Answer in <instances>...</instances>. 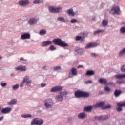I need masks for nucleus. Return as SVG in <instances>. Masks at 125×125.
<instances>
[{
	"instance_id": "nucleus-1",
	"label": "nucleus",
	"mask_w": 125,
	"mask_h": 125,
	"mask_svg": "<svg viewBox=\"0 0 125 125\" xmlns=\"http://www.w3.org/2000/svg\"><path fill=\"white\" fill-rule=\"evenodd\" d=\"M74 94L76 98H81V97H85L86 98L89 97V93L88 92L81 90L76 91Z\"/></svg>"
},
{
	"instance_id": "nucleus-2",
	"label": "nucleus",
	"mask_w": 125,
	"mask_h": 125,
	"mask_svg": "<svg viewBox=\"0 0 125 125\" xmlns=\"http://www.w3.org/2000/svg\"><path fill=\"white\" fill-rule=\"evenodd\" d=\"M52 42L54 44L59 45V46H61V47H66V46H68V44L65 43L64 41H62L61 39H54Z\"/></svg>"
},
{
	"instance_id": "nucleus-3",
	"label": "nucleus",
	"mask_w": 125,
	"mask_h": 125,
	"mask_svg": "<svg viewBox=\"0 0 125 125\" xmlns=\"http://www.w3.org/2000/svg\"><path fill=\"white\" fill-rule=\"evenodd\" d=\"M53 105V101L52 99H47L44 101V106L45 108L48 109L51 108Z\"/></svg>"
},
{
	"instance_id": "nucleus-4",
	"label": "nucleus",
	"mask_w": 125,
	"mask_h": 125,
	"mask_svg": "<svg viewBox=\"0 0 125 125\" xmlns=\"http://www.w3.org/2000/svg\"><path fill=\"white\" fill-rule=\"evenodd\" d=\"M48 9L51 13H58L62 11V8L61 7L55 8L51 6L48 7Z\"/></svg>"
},
{
	"instance_id": "nucleus-5",
	"label": "nucleus",
	"mask_w": 125,
	"mask_h": 125,
	"mask_svg": "<svg viewBox=\"0 0 125 125\" xmlns=\"http://www.w3.org/2000/svg\"><path fill=\"white\" fill-rule=\"evenodd\" d=\"M43 124V120L42 119H39V118H35L33 119V120L31 122V125H42Z\"/></svg>"
},
{
	"instance_id": "nucleus-6",
	"label": "nucleus",
	"mask_w": 125,
	"mask_h": 125,
	"mask_svg": "<svg viewBox=\"0 0 125 125\" xmlns=\"http://www.w3.org/2000/svg\"><path fill=\"white\" fill-rule=\"evenodd\" d=\"M121 10L118 6L113 7L110 11L111 14H120Z\"/></svg>"
},
{
	"instance_id": "nucleus-7",
	"label": "nucleus",
	"mask_w": 125,
	"mask_h": 125,
	"mask_svg": "<svg viewBox=\"0 0 125 125\" xmlns=\"http://www.w3.org/2000/svg\"><path fill=\"white\" fill-rule=\"evenodd\" d=\"M109 118H110V116H109V115H104V116L95 117V119L96 120H98L99 121H105V120H107V119H109Z\"/></svg>"
},
{
	"instance_id": "nucleus-8",
	"label": "nucleus",
	"mask_w": 125,
	"mask_h": 125,
	"mask_svg": "<svg viewBox=\"0 0 125 125\" xmlns=\"http://www.w3.org/2000/svg\"><path fill=\"white\" fill-rule=\"evenodd\" d=\"M117 111L118 112H121V111H123V109L122 108V107H125V102H119L117 104Z\"/></svg>"
},
{
	"instance_id": "nucleus-9",
	"label": "nucleus",
	"mask_w": 125,
	"mask_h": 125,
	"mask_svg": "<svg viewBox=\"0 0 125 125\" xmlns=\"http://www.w3.org/2000/svg\"><path fill=\"white\" fill-rule=\"evenodd\" d=\"M98 44L96 43H90L86 44L85 47V49H88V48H92V47H95V46H97Z\"/></svg>"
},
{
	"instance_id": "nucleus-10",
	"label": "nucleus",
	"mask_w": 125,
	"mask_h": 125,
	"mask_svg": "<svg viewBox=\"0 0 125 125\" xmlns=\"http://www.w3.org/2000/svg\"><path fill=\"white\" fill-rule=\"evenodd\" d=\"M30 80V77L29 76H26L23 78V83H26V84H29V83H32V81L29 80Z\"/></svg>"
},
{
	"instance_id": "nucleus-11",
	"label": "nucleus",
	"mask_w": 125,
	"mask_h": 125,
	"mask_svg": "<svg viewBox=\"0 0 125 125\" xmlns=\"http://www.w3.org/2000/svg\"><path fill=\"white\" fill-rule=\"evenodd\" d=\"M29 0H22L21 1H20L19 2V3L20 5H21V6H25V5H27V4H29Z\"/></svg>"
},
{
	"instance_id": "nucleus-12",
	"label": "nucleus",
	"mask_w": 125,
	"mask_h": 125,
	"mask_svg": "<svg viewBox=\"0 0 125 125\" xmlns=\"http://www.w3.org/2000/svg\"><path fill=\"white\" fill-rule=\"evenodd\" d=\"M62 89V87L61 86H56L52 88L50 90L51 92H55V91H59Z\"/></svg>"
},
{
	"instance_id": "nucleus-13",
	"label": "nucleus",
	"mask_w": 125,
	"mask_h": 125,
	"mask_svg": "<svg viewBox=\"0 0 125 125\" xmlns=\"http://www.w3.org/2000/svg\"><path fill=\"white\" fill-rule=\"evenodd\" d=\"M31 35L29 33H24L21 35V40H26L27 39H30Z\"/></svg>"
},
{
	"instance_id": "nucleus-14",
	"label": "nucleus",
	"mask_w": 125,
	"mask_h": 125,
	"mask_svg": "<svg viewBox=\"0 0 125 125\" xmlns=\"http://www.w3.org/2000/svg\"><path fill=\"white\" fill-rule=\"evenodd\" d=\"M11 110H12L11 108L6 107L5 108H3L1 110V113L2 114H7L9 113L11 111Z\"/></svg>"
},
{
	"instance_id": "nucleus-15",
	"label": "nucleus",
	"mask_w": 125,
	"mask_h": 125,
	"mask_svg": "<svg viewBox=\"0 0 125 125\" xmlns=\"http://www.w3.org/2000/svg\"><path fill=\"white\" fill-rule=\"evenodd\" d=\"M38 22V20L36 18H31L30 19L29 21H28V23L30 25H34V24L37 23Z\"/></svg>"
},
{
	"instance_id": "nucleus-16",
	"label": "nucleus",
	"mask_w": 125,
	"mask_h": 125,
	"mask_svg": "<svg viewBox=\"0 0 125 125\" xmlns=\"http://www.w3.org/2000/svg\"><path fill=\"white\" fill-rule=\"evenodd\" d=\"M52 43V42L50 41H43L42 43V46H47V45H50Z\"/></svg>"
},
{
	"instance_id": "nucleus-17",
	"label": "nucleus",
	"mask_w": 125,
	"mask_h": 125,
	"mask_svg": "<svg viewBox=\"0 0 125 125\" xmlns=\"http://www.w3.org/2000/svg\"><path fill=\"white\" fill-rule=\"evenodd\" d=\"M16 70L18 71H21L25 72L26 71V66H20L15 68Z\"/></svg>"
},
{
	"instance_id": "nucleus-18",
	"label": "nucleus",
	"mask_w": 125,
	"mask_h": 125,
	"mask_svg": "<svg viewBox=\"0 0 125 125\" xmlns=\"http://www.w3.org/2000/svg\"><path fill=\"white\" fill-rule=\"evenodd\" d=\"M104 104L105 102H100L99 103H96L94 107L95 108H98V107H103V106H104Z\"/></svg>"
},
{
	"instance_id": "nucleus-19",
	"label": "nucleus",
	"mask_w": 125,
	"mask_h": 125,
	"mask_svg": "<svg viewBox=\"0 0 125 125\" xmlns=\"http://www.w3.org/2000/svg\"><path fill=\"white\" fill-rule=\"evenodd\" d=\"M95 72L93 70H87L85 74V76H93Z\"/></svg>"
},
{
	"instance_id": "nucleus-20",
	"label": "nucleus",
	"mask_w": 125,
	"mask_h": 125,
	"mask_svg": "<svg viewBox=\"0 0 125 125\" xmlns=\"http://www.w3.org/2000/svg\"><path fill=\"white\" fill-rule=\"evenodd\" d=\"M17 103V100L16 99H12L10 101V102H9L7 103L8 105H9L10 106L11 105H15L16 103Z\"/></svg>"
},
{
	"instance_id": "nucleus-21",
	"label": "nucleus",
	"mask_w": 125,
	"mask_h": 125,
	"mask_svg": "<svg viewBox=\"0 0 125 125\" xmlns=\"http://www.w3.org/2000/svg\"><path fill=\"white\" fill-rule=\"evenodd\" d=\"M99 82L100 83H102L103 84H107V80L104 78H101L99 80Z\"/></svg>"
},
{
	"instance_id": "nucleus-22",
	"label": "nucleus",
	"mask_w": 125,
	"mask_h": 125,
	"mask_svg": "<svg viewBox=\"0 0 125 125\" xmlns=\"http://www.w3.org/2000/svg\"><path fill=\"white\" fill-rule=\"evenodd\" d=\"M76 41H81L82 42H84V37L77 36L76 37Z\"/></svg>"
},
{
	"instance_id": "nucleus-23",
	"label": "nucleus",
	"mask_w": 125,
	"mask_h": 125,
	"mask_svg": "<svg viewBox=\"0 0 125 125\" xmlns=\"http://www.w3.org/2000/svg\"><path fill=\"white\" fill-rule=\"evenodd\" d=\"M115 78L119 80H121V79H125V74L123 75L122 74L116 75H115Z\"/></svg>"
},
{
	"instance_id": "nucleus-24",
	"label": "nucleus",
	"mask_w": 125,
	"mask_h": 125,
	"mask_svg": "<svg viewBox=\"0 0 125 125\" xmlns=\"http://www.w3.org/2000/svg\"><path fill=\"white\" fill-rule=\"evenodd\" d=\"M122 93V91L116 90L114 92V95L115 97H118Z\"/></svg>"
},
{
	"instance_id": "nucleus-25",
	"label": "nucleus",
	"mask_w": 125,
	"mask_h": 125,
	"mask_svg": "<svg viewBox=\"0 0 125 125\" xmlns=\"http://www.w3.org/2000/svg\"><path fill=\"white\" fill-rule=\"evenodd\" d=\"M78 117L79 119H84V118H85V113H81L78 114Z\"/></svg>"
},
{
	"instance_id": "nucleus-26",
	"label": "nucleus",
	"mask_w": 125,
	"mask_h": 125,
	"mask_svg": "<svg viewBox=\"0 0 125 125\" xmlns=\"http://www.w3.org/2000/svg\"><path fill=\"white\" fill-rule=\"evenodd\" d=\"M71 73L73 76H77L78 72H77V69L75 68H72L71 69Z\"/></svg>"
},
{
	"instance_id": "nucleus-27",
	"label": "nucleus",
	"mask_w": 125,
	"mask_h": 125,
	"mask_svg": "<svg viewBox=\"0 0 125 125\" xmlns=\"http://www.w3.org/2000/svg\"><path fill=\"white\" fill-rule=\"evenodd\" d=\"M67 13L68 14H69V15H72V16H75V12L73 11V9H70L67 10Z\"/></svg>"
},
{
	"instance_id": "nucleus-28",
	"label": "nucleus",
	"mask_w": 125,
	"mask_h": 125,
	"mask_svg": "<svg viewBox=\"0 0 125 125\" xmlns=\"http://www.w3.org/2000/svg\"><path fill=\"white\" fill-rule=\"evenodd\" d=\"M56 99L57 101H62L63 99V96L61 95H58L56 97Z\"/></svg>"
},
{
	"instance_id": "nucleus-29",
	"label": "nucleus",
	"mask_w": 125,
	"mask_h": 125,
	"mask_svg": "<svg viewBox=\"0 0 125 125\" xmlns=\"http://www.w3.org/2000/svg\"><path fill=\"white\" fill-rule=\"evenodd\" d=\"M57 20L60 21V22H63L64 23H65L66 22V20H65V19L62 17H58Z\"/></svg>"
},
{
	"instance_id": "nucleus-30",
	"label": "nucleus",
	"mask_w": 125,
	"mask_h": 125,
	"mask_svg": "<svg viewBox=\"0 0 125 125\" xmlns=\"http://www.w3.org/2000/svg\"><path fill=\"white\" fill-rule=\"evenodd\" d=\"M45 34H46V30L44 29L41 30L39 32V35H45Z\"/></svg>"
},
{
	"instance_id": "nucleus-31",
	"label": "nucleus",
	"mask_w": 125,
	"mask_h": 125,
	"mask_svg": "<svg viewBox=\"0 0 125 125\" xmlns=\"http://www.w3.org/2000/svg\"><path fill=\"white\" fill-rule=\"evenodd\" d=\"M92 110V106H88L84 108V111L85 112H89V111H91Z\"/></svg>"
},
{
	"instance_id": "nucleus-32",
	"label": "nucleus",
	"mask_w": 125,
	"mask_h": 125,
	"mask_svg": "<svg viewBox=\"0 0 125 125\" xmlns=\"http://www.w3.org/2000/svg\"><path fill=\"white\" fill-rule=\"evenodd\" d=\"M104 91H105L106 92H109L111 91V88L108 86H106L104 87Z\"/></svg>"
},
{
	"instance_id": "nucleus-33",
	"label": "nucleus",
	"mask_w": 125,
	"mask_h": 125,
	"mask_svg": "<svg viewBox=\"0 0 125 125\" xmlns=\"http://www.w3.org/2000/svg\"><path fill=\"white\" fill-rule=\"evenodd\" d=\"M22 118H31L32 117V115H31L30 114H24V115H21Z\"/></svg>"
},
{
	"instance_id": "nucleus-34",
	"label": "nucleus",
	"mask_w": 125,
	"mask_h": 125,
	"mask_svg": "<svg viewBox=\"0 0 125 125\" xmlns=\"http://www.w3.org/2000/svg\"><path fill=\"white\" fill-rule=\"evenodd\" d=\"M42 2H43L42 1H40V0H35L33 2L34 4H38L39 3H42Z\"/></svg>"
},
{
	"instance_id": "nucleus-35",
	"label": "nucleus",
	"mask_w": 125,
	"mask_h": 125,
	"mask_svg": "<svg viewBox=\"0 0 125 125\" xmlns=\"http://www.w3.org/2000/svg\"><path fill=\"white\" fill-rule=\"evenodd\" d=\"M104 32V30H98L94 32V35H96V34H99V33H103Z\"/></svg>"
},
{
	"instance_id": "nucleus-36",
	"label": "nucleus",
	"mask_w": 125,
	"mask_h": 125,
	"mask_svg": "<svg viewBox=\"0 0 125 125\" xmlns=\"http://www.w3.org/2000/svg\"><path fill=\"white\" fill-rule=\"evenodd\" d=\"M75 51L79 54H81L83 53V49L79 48L78 49H76Z\"/></svg>"
},
{
	"instance_id": "nucleus-37",
	"label": "nucleus",
	"mask_w": 125,
	"mask_h": 125,
	"mask_svg": "<svg viewBox=\"0 0 125 125\" xmlns=\"http://www.w3.org/2000/svg\"><path fill=\"white\" fill-rule=\"evenodd\" d=\"M108 25V21L104 20L103 21V26H107Z\"/></svg>"
},
{
	"instance_id": "nucleus-38",
	"label": "nucleus",
	"mask_w": 125,
	"mask_h": 125,
	"mask_svg": "<svg viewBox=\"0 0 125 125\" xmlns=\"http://www.w3.org/2000/svg\"><path fill=\"white\" fill-rule=\"evenodd\" d=\"M124 53H125V47L123 50H122V51H121L120 52V53H119L120 56H122V55H123V54H124Z\"/></svg>"
},
{
	"instance_id": "nucleus-39",
	"label": "nucleus",
	"mask_w": 125,
	"mask_h": 125,
	"mask_svg": "<svg viewBox=\"0 0 125 125\" xmlns=\"http://www.w3.org/2000/svg\"><path fill=\"white\" fill-rule=\"evenodd\" d=\"M60 69H61V67L56 66V67L53 68V71H58V70H60Z\"/></svg>"
},
{
	"instance_id": "nucleus-40",
	"label": "nucleus",
	"mask_w": 125,
	"mask_h": 125,
	"mask_svg": "<svg viewBox=\"0 0 125 125\" xmlns=\"http://www.w3.org/2000/svg\"><path fill=\"white\" fill-rule=\"evenodd\" d=\"M71 23H72L74 24V23H77L78 22V21L76 20V19H73L70 21Z\"/></svg>"
},
{
	"instance_id": "nucleus-41",
	"label": "nucleus",
	"mask_w": 125,
	"mask_h": 125,
	"mask_svg": "<svg viewBox=\"0 0 125 125\" xmlns=\"http://www.w3.org/2000/svg\"><path fill=\"white\" fill-rule=\"evenodd\" d=\"M19 87V84H15L13 86V89H17Z\"/></svg>"
},
{
	"instance_id": "nucleus-42",
	"label": "nucleus",
	"mask_w": 125,
	"mask_h": 125,
	"mask_svg": "<svg viewBox=\"0 0 125 125\" xmlns=\"http://www.w3.org/2000/svg\"><path fill=\"white\" fill-rule=\"evenodd\" d=\"M49 49L50 50L53 51V50H55L56 49V48H55L54 46L52 45L49 47Z\"/></svg>"
},
{
	"instance_id": "nucleus-43",
	"label": "nucleus",
	"mask_w": 125,
	"mask_h": 125,
	"mask_svg": "<svg viewBox=\"0 0 125 125\" xmlns=\"http://www.w3.org/2000/svg\"><path fill=\"white\" fill-rule=\"evenodd\" d=\"M120 31L122 33H125V27H123L121 28L120 29Z\"/></svg>"
},
{
	"instance_id": "nucleus-44",
	"label": "nucleus",
	"mask_w": 125,
	"mask_h": 125,
	"mask_svg": "<svg viewBox=\"0 0 125 125\" xmlns=\"http://www.w3.org/2000/svg\"><path fill=\"white\" fill-rule=\"evenodd\" d=\"M110 108H111V105H108L104 106V107H103V109H110Z\"/></svg>"
},
{
	"instance_id": "nucleus-45",
	"label": "nucleus",
	"mask_w": 125,
	"mask_h": 125,
	"mask_svg": "<svg viewBox=\"0 0 125 125\" xmlns=\"http://www.w3.org/2000/svg\"><path fill=\"white\" fill-rule=\"evenodd\" d=\"M92 83V81H91V80H88L87 81L85 82V83L86 84H88V83Z\"/></svg>"
},
{
	"instance_id": "nucleus-46",
	"label": "nucleus",
	"mask_w": 125,
	"mask_h": 125,
	"mask_svg": "<svg viewBox=\"0 0 125 125\" xmlns=\"http://www.w3.org/2000/svg\"><path fill=\"white\" fill-rule=\"evenodd\" d=\"M7 84L6 83H1V84H0L1 86H2V87H5V86H6Z\"/></svg>"
},
{
	"instance_id": "nucleus-47",
	"label": "nucleus",
	"mask_w": 125,
	"mask_h": 125,
	"mask_svg": "<svg viewBox=\"0 0 125 125\" xmlns=\"http://www.w3.org/2000/svg\"><path fill=\"white\" fill-rule=\"evenodd\" d=\"M121 71L122 72H125V65H123V67L121 68Z\"/></svg>"
},
{
	"instance_id": "nucleus-48",
	"label": "nucleus",
	"mask_w": 125,
	"mask_h": 125,
	"mask_svg": "<svg viewBox=\"0 0 125 125\" xmlns=\"http://www.w3.org/2000/svg\"><path fill=\"white\" fill-rule=\"evenodd\" d=\"M92 56H94V57H96L97 56H98L97 54H96V53H93L91 54Z\"/></svg>"
},
{
	"instance_id": "nucleus-49",
	"label": "nucleus",
	"mask_w": 125,
	"mask_h": 125,
	"mask_svg": "<svg viewBox=\"0 0 125 125\" xmlns=\"http://www.w3.org/2000/svg\"><path fill=\"white\" fill-rule=\"evenodd\" d=\"M41 85L42 87H44V86H46V83H41Z\"/></svg>"
},
{
	"instance_id": "nucleus-50",
	"label": "nucleus",
	"mask_w": 125,
	"mask_h": 125,
	"mask_svg": "<svg viewBox=\"0 0 125 125\" xmlns=\"http://www.w3.org/2000/svg\"><path fill=\"white\" fill-rule=\"evenodd\" d=\"M113 85V82H109L106 83V85Z\"/></svg>"
},
{
	"instance_id": "nucleus-51",
	"label": "nucleus",
	"mask_w": 125,
	"mask_h": 125,
	"mask_svg": "<svg viewBox=\"0 0 125 125\" xmlns=\"http://www.w3.org/2000/svg\"><path fill=\"white\" fill-rule=\"evenodd\" d=\"M20 61H26L27 60L24 59L23 57H21L20 59Z\"/></svg>"
},
{
	"instance_id": "nucleus-52",
	"label": "nucleus",
	"mask_w": 125,
	"mask_h": 125,
	"mask_svg": "<svg viewBox=\"0 0 125 125\" xmlns=\"http://www.w3.org/2000/svg\"><path fill=\"white\" fill-rule=\"evenodd\" d=\"M24 83H23V81H22V83H21L20 84V87H23V85Z\"/></svg>"
},
{
	"instance_id": "nucleus-53",
	"label": "nucleus",
	"mask_w": 125,
	"mask_h": 125,
	"mask_svg": "<svg viewBox=\"0 0 125 125\" xmlns=\"http://www.w3.org/2000/svg\"><path fill=\"white\" fill-rule=\"evenodd\" d=\"M83 65H79L78 68L79 69H81V68H83Z\"/></svg>"
},
{
	"instance_id": "nucleus-54",
	"label": "nucleus",
	"mask_w": 125,
	"mask_h": 125,
	"mask_svg": "<svg viewBox=\"0 0 125 125\" xmlns=\"http://www.w3.org/2000/svg\"><path fill=\"white\" fill-rule=\"evenodd\" d=\"M2 120H3V116L0 117V121H2Z\"/></svg>"
},
{
	"instance_id": "nucleus-55",
	"label": "nucleus",
	"mask_w": 125,
	"mask_h": 125,
	"mask_svg": "<svg viewBox=\"0 0 125 125\" xmlns=\"http://www.w3.org/2000/svg\"><path fill=\"white\" fill-rule=\"evenodd\" d=\"M117 83H123L122 82L117 81Z\"/></svg>"
},
{
	"instance_id": "nucleus-56",
	"label": "nucleus",
	"mask_w": 125,
	"mask_h": 125,
	"mask_svg": "<svg viewBox=\"0 0 125 125\" xmlns=\"http://www.w3.org/2000/svg\"><path fill=\"white\" fill-rule=\"evenodd\" d=\"M99 94H103V91H100L99 92Z\"/></svg>"
},
{
	"instance_id": "nucleus-57",
	"label": "nucleus",
	"mask_w": 125,
	"mask_h": 125,
	"mask_svg": "<svg viewBox=\"0 0 125 125\" xmlns=\"http://www.w3.org/2000/svg\"><path fill=\"white\" fill-rule=\"evenodd\" d=\"M1 110V105H0V110Z\"/></svg>"
},
{
	"instance_id": "nucleus-58",
	"label": "nucleus",
	"mask_w": 125,
	"mask_h": 125,
	"mask_svg": "<svg viewBox=\"0 0 125 125\" xmlns=\"http://www.w3.org/2000/svg\"><path fill=\"white\" fill-rule=\"evenodd\" d=\"M43 69H45V66H43Z\"/></svg>"
},
{
	"instance_id": "nucleus-59",
	"label": "nucleus",
	"mask_w": 125,
	"mask_h": 125,
	"mask_svg": "<svg viewBox=\"0 0 125 125\" xmlns=\"http://www.w3.org/2000/svg\"><path fill=\"white\" fill-rule=\"evenodd\" d=\"M1 58H2V57L0 56V59H1Z\"/></svg>"
},
{
	"instance_id": "nucleus-60",
	"label": "nucleus",
	"mask_w": 125,
	"mask_h": 125,
	"mask_svg": "<svg viewBox=\"0 0 125 125\" xmlns=\"http://www.w3.org/2000/svg\"><path fill=\"white\" fill-rule=\"evenodd\" d=\"M68 78H71V76H68Z\"/></svg>"
}]
</instances>
